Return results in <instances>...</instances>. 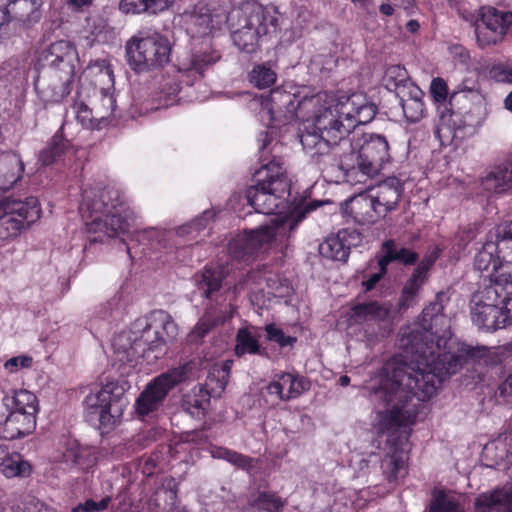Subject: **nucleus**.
<instances>
[{"instance_id":"obj_1","label":"nucleus","mask_w":512,"mask_h":512,"mask_svg":"<svg viewBox=\"0 0 512 512\" xmlns=\"http://www.w3.org/2000/svg\"><path fill=\"white\" fill-rule=\"evenodd\" d=\"M450 298L439 292L434 301L422 311L421 329L413 330L402 338V347L408 364L415 366L408 378L418 385L419 376L423 380L421 397L430 396L444 379L455 374L463 365L464 358L446 351L451 337L450 320L443 313Z\"/></svg>"},{"instance_id":"obj_2","label":"nucleus","mask_w":512,"mask_h":512,"mask_svg":"<svg viewBox=\"0 0 512 512\" xmlns=\"http://www.w3.org/2000/svg\"><path fill=\"white\" fill-rule=\"evenodd\" d=\"M413 368L415 366L407 363H387L378 376L379 385L371 387L374 400L392 405L391 410L378 412L375 425L378 433L383 434L413 423L418 415L419 403L430 399L436 393L435 391L427 397L418 395L423 380L419 376L416 386L414 379L408 378V372L414 370Z\"/></svg>"},{"instance_id":"obj_3","label":"nucleus","mask_w":512,"mask_h":512,"mask_svg":"<svg viewBox=\"0 0 512 512\" xmlns=\"http://www.w3.org/2000/svg\"><path fill=\"white\" fill-rule=\"evenodd\" d=\"M413 368L415 366L407 363H387L378 376L379 385L371 387L374 400L392 405L391 410L378 412L375 425L378 433L383 434L413 423L418 415L419 403L430 399L436 393L435 391L427 397L418 395L423 380L419 376L416 386L414 379L408 378V372L414 370Z\"/></svg>"},{"instance_id":"obj_4","label":"nucleus","mask_w":512,"mask_h":512,"mask_svg":"<svg viewBox=\"0 0 512 512\" xmlns=\"http://www.w3.org/2000/svg\"><path fill=\"white\" fill-rule=\"evenodd\" d=\"M351 131L352 124L345 120L342 102H338L315 112L313 127L300 134V142L306 154L323 169L348 167L350 158L346 154L352 142L346 135Z\"/></svg>"},{"instance_id":"obj_5","label":"nucleus","mask_w":512,"mask_h":512,"mask_svg":"<svg viewBox=\"0 0 512 512\" xmlns=\"http://www.w3.org/2000/svg\"><path fill=\"white\" fill-rule=\"evenodd\" d=\"M279 19L280 14L275 7L257 2L242 3L226 15L233 44L247 54L257 52L263 39L277 32Z\"/></svg>"},{"instance_id":"obj_6","label":"nucleus","mask_w":512,"mask_h":512,"mask_svg":"<svg viewBox=\"0 0 512 512\" xmlns=\"http://www.w3.org/2000/svg\"><path fill=\"white\" fill-rule=\"evenodd\" d=\"M320 203L312 201L304 207L294 209L289 216L276 215L268 223L256 229L245 230L231 239L228 253L232 260L239 263L248 262L261 249H267L279 237H285L287 231L292 232L308 213L314 211Z\"/></svg>"},{"instance_id":"obj_7","label":"nucleus","mask_w":512,"mask_h":512,"mask_svg":"<svg viewBox=\"0 0 512 512\" xmlns=\"http://www.w3.org/2000/svg\"><path fill=\"white\" fill-rule=\"evenodd\" d=\"M347 151L350 165L334 166L344 173L347 182H365L380 174L390 162V146L385 136L375 133L354 134Z\"/></svg>"},{"instance_id":"obj_8","label":"nucleus","mask_w":512,"mask_h":512,"mask_svg":"<svg viewBox=\"0 0 512 512\" xmlns=\"http://www.w3.org/2000/svg\"><path fill=\"white\" fill-rule=\"evenodd\" d=\"M92 220L86 223L89 233H103L113 238L129 232L134 213L115 188H104L88 204Z\"/></svg>"},{"instance_id":"obj_9","label":"nucleus","mask_w":512,"mask_h":512,"mask_svg":"<svg viewBox=\"0 0 512 512\" xmlns=\"http://www.w3.org/2000/svg\"><path fill=\"white\" fill-rule=\"evenodd\" d=\"M281 158L274 157L262 164L254 174L255 184L247 188L245 197L255 212L276 214L283 201L290 195L291 181L282 168Z\"/></svg>"},{"instance_id":"obj_10","label":"nucleus","mask_w":512,"mask_h":512,"mask_svg":"<svg viewBox=\"0 0 512 512\" xmlns=\"http://www.w3.org/2000/svg\"><path fill=\"white\" fill-rule=\"evenodd\" d=\"M127 404L125 388L117 382H109L85 398L90 421L97 420L99 428L104 432L115 427Z\"/></svg>"},{"instance_id":"obj_11","label":"nucleus","mask_w":512,"mask_h":512,"mask_svg":"<svg viewBox=\"0 0 512 512\" xmlns=\"http://www.w3.org/2000/svg\"><path fill=\"white\" fill-rule=\"evenodd\" d=\"M171 43L159 33L134 38L126 45L130 67L136 72H146L162 68L170 61Z\"/></svg>"},{"instance_id":"obj_12","label":"nucleus","mask_w":512,"mask_h":512,"mask_svg":"<svg viewBox=\"0 0 512 512\" xmlns=\"http://www.w3.org/2000/svg\"><path fill=\"white\" fill-rule=\"evenodd\" d=\"M42 210L34 196L24 200L3 198L0 200V239L17 237L41 216Z\"/></svg>"},{"instance_id":"obj_13","label":"nucleus","mask_w":512,"mask_h":512,"mask_svg":"<svg viewBox=\"0 0 512 512\" xmlns=\"http://www.w3.org/2000/svg\"><path fill=\"white\" fill-rule=\"evenodd\" d=\"M193 366V362L185 363L160 374L148 383L136 400L139 415L145 416L157 410L169 391L188 378Z\"/></svg>"},{"instance_id":"obj_14","label":"nucleus","mask_w":512,"mask_h":512,"mask_svg":"<svg viewBox=\"0 0 512 512\" xmlns=\"http://www.w3.org/2000/svg\"><path fill=\"white\" fill-rule=\"evenodd\" d=\"M152 327L153 323L145 321L143 333L139 338L127 331L118 333L112 342L115 360L122 364L132 363L144 355L146 350H157L164 340L158 337V332H155V339H151Z\"/></svg>"},{"instance_id":"obj_15","label":"nucleus","mask_w":512,"mask_h":512,"mask_svg":"<svg viewBox=\"0 0 512 512\" xmlns=\"http://www.w3.org/2000/svg\"><path fill=\"white\" fill-rule=\"evenodd\" d=\"M73 77L74 71H67L65 76L57 66H41L34 87L44 102L57 103L70 93Z\"/></svg>"},{"instance_id":"obj_16","label":"nucleus","mask_w":512,"mask_h":512,"mask_svg":"<svg viewBox=\"0 0 512 512\" xmlns=\"http://www.w3.org/2000/svg\"><path fill=\"white\" fill-rule=\"evenodd\" d=\"M512 26V12H502L494 7L481 8L480 18L475 23L476 38L480 46L501 42Z\"/></svg>"},{"instance_id":"obj_17","label":"nucleus","mask_w":512,"mask_h":512,"mask_svg":"<svg viewBox=\"0 0 512 512\" xmlns=\"http://www.w3.org/2000/svg\"><path fill=\"white\" fill-rule=\"evenodd\" d=\"M314 100L315 98L300 100L295 93L278 87L271 90L268 97L262 102V110L267 112L273 124L280 125L293 120L297 116L299 108Z\"/></svg>"},{"instance_id":"obj_18","label":"nucleus","mask_w":512,"mask_h":512,"mask_svg":"<svg viewBox=\"0 0 512 512\" xmlns=\"http://www.w3.org/2000/svg\"><path fill=\"white\" fill-rule=\"evenodd\" d=\"M392 305L388 302L368 301L354 305L350 310V319L354 324L361 325L369 342L378 337L376 325L380 329L383 322L389 320Z\"/></svg>"},{"instance_id":"obj_19","label":"nucleus","mask_w":512,"mask_h":512,"mask_svg":"<svg viewBox=\"0 0 512 512\" xmlns=\"http://www.w3.org/2000/svg\"><path fill=\"white\" fill-rule=\"evenodd\" d=\"M221 58L218 51L206 46L204 48H193L177 56L176 67L179 72L188 76L202 78L206 70L211 68Z\"/></svg>"},{"instance_id":"obj_20","label":"nucleus","mask_w":512,"mask_h":512,"mask_svg":"<svg viewBox=\"0 0 512 512\" xmlns=\"http://www.w3.org/2000/svg\"><path fill=\"white\" fill-rule=\"evenodd\" d=\"M507 276L509 275L504 272L503 267L502 272L495 278H492V281H490L488 285L480 287L472 294L470 305L481 306L496 304L497 307L502 306L506 312H512V297H510L506 288Z\"/></svg>"},{"instance_id":"obj_21","label":"nucleus","mask_w":512,"mask_h":512,"mask_svg":"<svg viewBox=\"0 0 512 512\" xmlns=\"http://www.w3.org/2000/svg\"><path fill=\"white\" fill-rule=\"evenodd\" d=\"M342 213L360 225L376 223L383 214L369 192L360 193L341 204Z\"/></svg>"},{"instance_id":"obj_22","label":"nucleus","mask_w":512,"mask_h":512,"mask_svg":"<svg viewBox=\"0 0 512 512\" xmlns=\"http://www.w3.org/2000/svg\"><path fill=\"white\" fill-rule=\"evenodd\" d=\"M227 274L228 270L224 265H206L202 271L197 272L193 277L196 287L194 294L210 301H217L223 280Z\"/></svg>"},{"instance_id":"obj_23","label":"nucleus","mask_w":512,"mask_h":512,"mask_svg":"<svg viewBox=\"0 0 512 512\" xmlns=\"http://www.w3.org/2000/svg\"><path fill=\"white\" fill-rule=\"evenodd\" d=\"M512 485L505 484L479 493L473 502L475 512H511Z\"/></svg>"},{"instance_id":"obj_24","label":"nucleus","mask_w":512,"mask_h":512,"mask_svg":"<svg viewBox=\"0 0 512 512\" xmlns=\"http://www.w3.org/2000/svg\"><path fill=\"white\" fill-rule=\"evenodd\" d=\"M403 183L397 177H388L368 192L385 217L394 210L403 194Z\"/></svg>"},{"instance_id":"obj_25","label":"nucleus","mask_w":512,"mask_h":512,"mask_svg":"<svg viewBox=\"0 0 512 512\" xmlns=\"http://www.w3.org/2000/svg\"><path fill=\"white\" fill-rule=\"evenodd\" d=\"M342 113L345 120L351 122L353 130L357 125L370 123L376 116L377 106L363 94L356 93L342 102Z\"/></svg>"},{"instance_id":"obj_26","label":"nucleus","mask_w":512,"mask_h":512,"mask_svg":"<svg viewBox=\"0 0 512 512\" xmlns=\"http://www.w3.org/2000/svg\"><path fill=\"white\" fill-rule=\"evenodd\" d=\"M76 59V50L74 46L65 40L52 43L41 56V66H57L58 69L74 71V61Z\"/></svg>"},{"instance_id":"obj_27","label":"nucleus","mask_w":512,"mask_h":512,"mask_svg":"<svg viewBox=\"0 0 512 512\" xmlns=\"http://www.w3.org/2000/svg\"><path fill=\"white\" fill-rule=\"evenodd\" d=\"M470 314L475 325L488 331L505 327L508 318L512 317V312H506L496 304L470 305Z\"/></svg>"},{"instance_id":"obj_28","label":"nucleus","mask_w":512,"mask_h":512,"mask_svg":"<svg viewBox=\"0 0 512 512\" xmlns=\"http://www.w3.org/2000/svg\"><path fill=\"white\" fill-rule=\"evenodd\" d=\"M36 427V415L30 413L9 412L4 421H0V438L14 440L31 434Z\"/></svg>"},{"instance_id":"obj_29","label":"nucleus","mask_w":512,"mask_h":512,"mask_svg":"<svg viewBox=\"0 0 512 512\" xmlns=\"http://www.w3.org/2000/svg\"><path fill=\"white\" fill-rule=\"evenodd\" d=\"M355 237L354 231H339L336 235L329 236L320 244L319 252L325 258L336 261H346L350 254V248L354 245L351 239Z\"/></svg>"},{"instance_id":"obj_30","label":"nucleus","mask_w":512,"mask_h":512,"mask_svg":"<svg viewBox=\"0 0 512 512\" xmlns=\"http://www.w3.org/2000/svg\"><path fill=\"white\" fill-rule=\"evenodd\" d=\"M485 190L505 193L512 189V156L495 166L482 180Z\"/></svg>"},{"instance_id":"obj_31","label":"nucleus","mask_w":512,"mask_h":512,"mask_svg":"<svg viewBox=\"0 0 512 512\" xmlns=\"http://www.w3.org/2000/svg\"><path fill=\"white\" fill-rule=\"evenodd\" d=\"M12 20L20 26H31L41 18L42 0H8Z\"/></svg>"},{"instance_id":"obj_32","label":"nucleus","mask_w":512,"mask_h":512,"mask_svg":"<svg viewBox=\"0 0 512 512\" xmlns=\"http://www.w3.org/2000/svg\"><path fill=\"white\" fill-rule=\"evenodd\" d=\"M423 96V91L415 84H409L408 89L402 90L401 95L398 96L407 121L416 123L423 118L425 112Z\"/></svg>"},{"instance_id":"obj_33","label":"nucleus","mask_w":512,"mask_h":512,"mask_svg":"<svg viewBox=\"0 0 512 512\" xmlns=\"http://www.w3.org/2000/svg\"><path fill=\"white\" fill-rule=\"evenodd\" d=\"M2 401L8 412L37 415L39 411L37 397L25 389L11 390Z\"/></svg>"},{"instance_id":"obj_34","label":"nucleus","mask_w":512,"mask_h":512,"mask_svg":"<svg viewBox=\"0 0 512 512\" xmlns=\"http://www.w3.org/2000/svg\"><path fill=\"white\" fill-rule=\"evenodd\" d=\"M502 265L504 261L497 256V246H494L492 240H487L474 258L475 269L481 273L486 272V276L492 281V278L501 273Z\"/></svg>"},{"instance_id":"obj_35","label":"nucleus","mask_w":512,"mask_h":512,"mask_svg":"<svg viewBox=\"0 0 512 512\" xmlns=\"http://www.w3.org/2000/svg\"><path fill=\"white\" fill-rule=\"evenodd\" d=\"M211 397L212 392L196 385L182 396L181 406L192 417L202 418L207 413Z\"/></svg>"},{"instance_id":"obj_36","label":"nucleus","mask_w":512,"mask_h":512,"mask_svg":"<svg viewBox=\"0 0 512 512\" xmlns=\"http://www.w3.org/2000/svg\"><path fill=\"white\" fill-rule=\"evenodd\" d=\"M490 240L497 246V256L504 261L501 269H512V220L498 225Z\"/></svg>"},{"instance_id":"obj_37","label":"nucleus","mask_w":512,"mask_h":512,"mask_svg":"<svg viewBox=\"0 0 512 512\" xmlns=\"http://www.w3.org/2000/svg\"><path fill=\"white\" fill-rule=\"evenodd\" d=\"M222 19L214 17L207 7H199L190 15L189 30L192 36L204 37L220 27Z\"/></svg>"},{"instance_id":"obj_38","label":"nucleus","mask_w":512,"mask_h":512,"mask_svg":"<svg viewBox=\"0 0 512 512\" xmlns=\"http://www.w3.org/2000/svg\"><path fill=\"white\" fill-rule=\"evenodd\" d=\"M174 0H121L119 9L126 14H157L168 9Z\"/></svg>"},{"instance_id":"obj_39","label":"nucleus","mask_w":512,"mask_h":512,"mask_svg":"<svg viewBox=\"0 0 512 512\" xmlns=\"http://www.w3.org/2000/svg\"><path fill=\"white\" fill-rule=\"evenodd\" d=\"M484 104L485 98L481 89H472L468 94L452 92L449 98L451 109L456 108L460 114L472 113L473 110L480 109Z\"/></svg>"},{"instance_id":"obj_40","label":"nucleus","mask_w":512,"mask_h":512,"mask_svg":"<svg viewBox=\"0 0 512 512\" xmlns=\"http://www.w3.org/2000/svg\"><path fill=\"white\" fill-rule=\"evenodd\" d=\"M0 470L7 478L28 477L32 466L21 454L13 452L1 458Z\"/></svg>"},{"instance_id":"obj_41","label":"nucleus","mask_w":512,"mask_h":512,"mask_svg":"<svg viewBox=\"0 0 512 512\" xmlns=\"http://www.w3.org/2000/svg\"><path fill=\"white\" fill-rule=\"evenodd\" d=\"M382 83L388 90L394 91L397 97L401 95L402 90L408 89L409 84H414L405 67L401 65L388 66L384 71Z\"/></svg>"},{"instance_id":"obj_42","label":"nucleus","mask_w":512,"mask_h":512,"mask_svg":"<svg viewBox=\"0 0 512 512\" xmlns=\"http://www.w3.org/2000/svg\"><path fill=\"white\" fill-rule=\"evenodd\" d=\"M68 145V140L63 135V126H61L48 145L40 152L39 161L45 166L53 164L65 153Z\"/></svg>"},{"instance_id":"obj_43","label":"nucleus","mask_w":512,"mask_h":512,"mask_svg":"<svg viewBox=\"0 0 512 512\" xmlns=\"http://www.w3.org/2000/svg\"><path fill=\"white\" fill-rule=\"evenodd\" d=\"M249 82L259 88L265 89L277 80V73L269 62L256 64L248 74Z\"/></svg>"},{"instance_id":"obj_44","label":"nucleus","mask_w":512,"mask_h":512,"mask_svg":"<svg viewBox=\"0 0 512 512\" xmlns=\"http://www.w3.org/2000/svg\"><path fill=\"white\" fill-rule=\"evenodd\" d=\"M233 316L232 309L229 313H225L224 315H218L214 317L212 312L207 311L202 319L196 324L192 332L190 333V337L195 340L198 338H203L206 336L214 327L225 323L227 320L231 319Z\"/></svg>"},{"instance_id":"obj_45","label":"nucleus","mask_w":512,"mask_h":512,"mask_svg":"<svg viewBox=\"0 0 512 512\" xmlns=\"http://www.w3.org/2000/svg\"><path fill=\"white\" fill-rule=\"evenodd\" d=\"M153 322L161 324L163 334H165L166 337L163 335H160V332L158 330H155L153 332V335L155 336V332H158V337L162 338L164 340L163 343H161L159 347L163 346L167 340H173L176 338L178 334V327L171 315H169L167 312L163 310L155 311L151 315Z\"/></svg>"},{"instance_id":"obj_46","label":"nucleus","mask_w":512,"mask_h":512,"mask_svg":"<svg viewBox=\"0 0 512 512\" xmlns=\"http://www.w3.org/2000/svg\"><path fill=\"white\" fill-rule=\"evenodd\" d=\"M236 342L237 344L235 346V353L237 356H242L245 353H259L260 346L257 339H255L245 328L238 330Z\"/></svg>"},{"instance_id":"obj_47","label":"nucleus","mask_w":512,"mask_h":512,"mask_svg":"<svg viewBox=\"0 0 512 512\" xmlns=\"http://www.w3.org/2000/svg\"><path fill=\"white\" fill-rule=\"evenodd\" d=\"M251 505L266 512H281L284 506L281 498L271 492L259 493Z\"/></svg>"},{"instance_id":"obj_48","label":"nucleus","mask_w":512,"mask_h":512,"mask_svg":"<svg viewBox=\"0 0 512 512\" xmlns=\"http://www.w3.org/2000/svg\"><path fill=\"white\" fill-rule=\"evenodd\" d=\"M437 258V252H432L428 255H425L424 258L420 262H418L409 280L423 286L428 280V272L433 267Z\"/></svg>"},{"instance_id":"obj_49","label":"nucleus","mask_w":512,"mask_h":512,"mask_svg":"<svg viewBox=\"0 0 512 512\" xmlns=\"http://www.w3.org/2000/svg\"><path fill=\"white\" fill-rule=\"evenodd\" d=\"M429 512H464V509L454 497L441 492L435 496Z\"/></svg>"},{"instance_id":"obj_50","label":"nucleus","mask_w":512,"mask_h":512,"mask_svg":"<svg viewBox=\"0 0 512 512\" xmlns=\"http://www.w3.org/2000/svg\"><path fill=\"white\" fill-rule=\"evenodd\" d=\"M63 458L66 463L81 469L88 467L92 462L89 451L78 446L68 447L63 454Z\"/></svg>"},{"instance_id":"obj_51","label":"nucleus","mask_w":512,"mask_h":512,"mask_svg":"<svg viewBox=\"0 0 512 512\" xmlns=\"http://www.w3.org/2000/svg\"><path fill=\"white\" fill-rule=\"evenodd\" d=\"M390 251L393 261L403 264L404 266L414 265L419 258L417 252L407 247L399 246L393 239Z\"/></svg>"},{"instance_id":"obj_52","label":"nucleus","mask_w":512,"mask_h":512,"mask_svg":"<svg viewBox=\"0 0 512 512\" xmlns=\"http://www.w3.org/2000/svg\"><path fill=\"white\" fill-rule=\"evenodd\" d=\"M266 338L271 342H275L279 347H293L297 338L286 335L284 331L278 328L275 324H268L265 326Z\"/></svg>"},{"instance_id":"obj_53","label":"nucleus","mask_w":512,"mask_h":512,"mask_svg":"<svg viewBox=\"0 0 512 512\" xmlns=\"http://www.w3.org/2000/svg\"><path fill=\"white\" fill-rule=\"evenodd\" d=\"M95 116L98 120H104L112 115L116 108V100L113 94L101 92L99 103L94 107Z\"/></svg>"},{"instance_id":"obj_54","label":"nucleus","mask_w":512,"mask_h":512,"mask_svg":"<svg viewBox=\"0 0 512 512\" xmlns=\"http://www.w3.org/2000/svg\"><path fill=\"white\" fill-rule=\"evenodd\" d=\"M382 468L386 479L389 482L395 481L398 478V473L404 468V462L401 457L396 453L386 456L382 460Z\"/></svg>"},{"instance_id":"obj_55","label":"nucleus","mask_w":512,"mask_h":512,"mask_svg":"<svg viewBox=\"0 0 512 512\" xmlns=\"http://www.w3.org/2000/svg\"><path fill=\"white\" fill-rule=\"evenodd\" d=\"M422 285L418 283H414L411 280H407L406 284L402 289V293L399 299V306L401 309H408L413 305L415 298L420 290Z\"/></svg>"},{"instance_id":"obj_56","label":"nucleus","mask_w":512,"mask_h":512,"mask_svg":"<svg viewBox=\"0 0 512 512\" xmlns=\"http://www.w3.org/2000/svg\"><path fill=\"white\" fill-rule=\"evenodd\" d=\"M213 215L214 214L211 211L206 210L201 216L195 218L192 222L178 227L176 232L178 235L183 236L190 233L192 230L200 231L207 225Z\"/></svg>"},{"instance_id":"obj_57","label":"nucleus","mask_w":512,"mask_h":512,"mask_svg":"<svg viewBox=\"0 0 512 512\" xmlns=\"http://www.w3.org/2000/svg\"><path fill=\"white\" fill-rule=\"evenodd\" d=\"M227 380L223 379L214 369L209 372L204 384L199 386L205 387V389L212 392V396L219 395L226 387Z\"/></svg>"},{"instance_id":"obj_58","label":"nucleus","mask_w":512,"mask_h":512,"mask_svg":"<svg viewBox=\"0 0 512 512\" xmlns=\"http://www.w3.org/2000/svg\"><path fill=\"white\" fill-rule=\"evenodd\" d=\"M111 498L106 496L100 501L96 502L93 499H88L84 503H79L72 508V512H99L107 509Z\"/></svg>"},{"instance_id":"obj_59","label":"nucleus","mask_w":512,"mask_h":512,"mask_svg":"<svg viewBox=\"0 0 512 512\" xmlns=\"http://www.w3.org/2000/svg\"><path fill=\"white\" fill-rule=\"evenodd\" d=\"M33 364V358L29 355H21L8 359L4 363V369L8 373H16L20 369L30 368Z\"/></svg>"},{"instance_id":"obj_60","label":"nucleus","mask_w":512,"mask_h":512,"mask_svg":"<svg viewBox=\"0 0 512 512\" xmlns=\"http://www.w3.org/2000/svg\"><path fill=\"white\" fill-rule=\"evenodd\" d=\"M74 110L76 113L77 120L84 126L89 127L92 124L94 119H97L95 116V108L90 109L84 103H76L74 105Z\"/></svg>"},{"instance_id":"obj_61","label":"nucleus","mask_w":512,"mask_h":512,"mask_svg":"<svg viewBox=\"0 0 512 512\" xmlns=\"http://www.w3.org/2000/svg\"><path fill=\"white\" fill-rule=\"evenodd\" d=\"M430 93L438 103H444L448 96V87L442 78H434L430 85Z\"/></svg>"},{"instance_id":"obj_62","label":"nucleus","mask_w":512,"mask_h":512,"mask_svg":"<svg viewBox=\"0 0 512 512\" xmlns=\"http://www.w3.org/2000/svg\"><path fill=\"white\" fill-rule=\"evenodd\" d=\"M310 389V382L304 377L294 376L291 386L286 393V399H294L299 397L303 392Z\"/></svg>"},{"instance_id":"obj_63","label":"nucleus","mask_w":512,"mask_h":512,"mask_svg":"<svg viewBox=\"0 0 512 512\" xmlns=\"http://www.w3.org/2000/svg\"><path fill=\"white\" fill-rule=\"evenodd\" d=\"M392 246V239L385 240L381 245V252L383 253L378 257V266L381 275L385 276L387 267L390 263L394 262L391 256L390 247Z\"/></svg>"},{"instance_id":"obj_64","label":"nucleus","mask_w":512,"mask_h":512,"mask_svg":"<svg viewBox=\"0 0 512 512\" xmlns=\"http://www.w3.org/2000/svg\"><path fill=\"white\" fill-rule=\"evenodd\" d=\"M141 236L150 241L152 245L154 242L160 245L165 239L166 232L157 228H147L141 232Z\"/></svg>"}]
</instances>
